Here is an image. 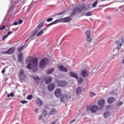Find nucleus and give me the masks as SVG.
<instances>
[{
	"label": "nucleus",
	"mask_w": 124,
	"mask_h": 124,
	"mask_svg": "<svg viewBox=\"0 0 124 124\" xmlns=\"http://www.w3.org/2000/svg\"><path fill=\"white\" fill-rule=\"evenodd\" d=\"M26 63L28 64L27 68L29 69H32L33 72H36L38 68V58L29 57L27 59Z\"/></svg>",
	"instance_id": "obj_1"
},
{
	"label": "nucleus",
	"mask_w": 124,
	"mask_h": 124,
	"mask_svg": "<svg viewBox=\"0 0 124 124\" xmlns=\"http://www.w3.org/2000/svg\"><path fill=\"white\" fill-rule=\"evenodd\" d=\"M89 7L90 5H85V4L81 5L79 8H78L77 6H75L73 8V12L71 13L69 16L71 18V17H73L77 13L85 12V11H86V10H87Z\"/></svg>",
	"instance_id": "obj_2"
},
{
	"label": "nucleus",
	"mask_w": 124,
	"mask_h": 124,
	"mask_svg": "<svg viewBox=\"0 0 124 124\" xmlns=\"http://www.w3.org/2000/svg\"><path fill=\"white\" fill-rule=\"evenodd\" d=\"M116 44L117 45V47L113 49V53H115L116 51H117V53H118V52L120 51L121 47H122V46L124 44V38L123 37L120 38L118 41H116Z\"/></svg>",
	"instance_id": "obj_3"
},
{
	"label": "nucleus",
	"mask_w": 124,
	"mask_h": 124,
	"mask_svg": "<svg viewBox=\"0 0 124 124\" xmlns=\"http://www.w3.org/2000/svg\"><path fill=\"white\" fill-rule=\"evenodd\" d=\"M87 111H90L91 113H93V114H94L95 113H96L98 110H100L99 108H98V106L96 105H93L92 106H89L87 107Z\"/></svg>",
	"instance_id": "obj_4"
},
{
	"label": "nucleus",
	"mask_w": 124,
	"mask_h": 124,
	"mask_svg": "<svg viewBox=\"0 0 124 124\" xmlns=\"http://www.w3.org/2000/svg\"><path fill=\"white\" fill-rule=\"evenodd\" d=\"M18 76L19 79L21 81V82H23V81H25V80H26V75L25 74V73L24 72L23 70H19Z\"/></svg>",
	"instance_id": "obj_5"
},
{
	"label": "nucleus",
	"mask_w": 124,
	"mask_h": 124,
	"mask_svg": "<svg viewBox=\"0 0 124 124\" xmlns=\"http://www.w3.org/2000/svg\"><path fill=\"white\" fill-rule=\"evenodd\" d=\"M15 52V47H13L9 48L6 51H1L0 52V54L1 55H5V54H8L9 55H10L11 54H13Z\"/></svg>",
	"instance_id": "obj_6"
},
{
	"label": "nucleus",
	"mask_w": 124,
	"mask_h": 124,
	"mask_svg": "<svg viewBox=\"0 0 124 124\" xmlns=\"http://www.w3.org/2000/svg\"><path fill=\"white\" fill-rule=\"evenodd\" d=\"M60 100L62 102L65 103L68 100V96L65 93L62 94L60 96Z\"/></svg>",
	"instance_id": "obj_7"
},
{
	"label": "nucleus",
	"mask_w": 124,
	"mask_h": 124,
	"mask_svg": "<svg viewBox=\"0 0 124 124\" xmlns=\"http://www.w3.org/2000/svg\"><path fill=\"white\" fill-rule=\"evenodd\" d=\"M47 58H44L41 60L40 62L39 66L40 68H45L46 66V61H47Z\"/></svg>",
	"instance_id": "obj_8"
},
{
	"label": "nucleus",
	"mask_w": 124,
	"mask_h": 124,
	"mask_svg": "<svg viewBox=\"0 0 124 124\" xmlns=\"http://www.w3.org/2000/svg\"><path fill=\"white\" fill-rule=\"evenodd\" d=\"M57 84L59 87H65L67 85V82L65 80H59L58 81Z\"/></svg>",
	"instance_id": "obj_9"
},
{
	"label": "nucleus",
	"mask_w": 124,
	"mask_h": 124,
	"mask_svg": "<svg viewBox=\"0 0 124 124\" xmlns=\"http://www.w3.org/2000/svg\"><path fill=\"white\" fill-rule=\"evenodd\" d=\"M54 94L56 97H60L62 95V90L60 89H57L54 92Z\"/></svg>",
	"instance_id": "obj_10"
},
{
	"label": "nucleus",
	"mask_w": 124,
	"mask_h": 124,
	"mask_svg": "<svg viewBox=\"0 0 124 124\" xmlns=\"http://www.w3.org/2000/svg\"><path fill=\"white\" fill-rule=\"evenodd\" d=\"M89 72L88 71L85 70H82L81 71V75L82 77L84 78H86V77H87V76H89Z\"/></svg>",
	"instance_id": "obj_11"
},
{
	"label": "nucleus",
	"mask_w": 124,
	"mask_h": 124,
	"mask_svg": "<svg viewBox=\"0 0 124 124\" xmlns=\"http://www.w3.org/2000/svg\"><path fill=\"white\" fill-rule=\"evenodd\" d=\"M55 88H56V85L54 83L50 84L47 86V89L49 92L54 91V90H55Z\"/></svg>",
	"instance_id": "obj_12"
},
{
	"label": "nucleus",
	"mask_w": 124,
	"mask_h": 124,
	"mask_svg": "<svg viewBox=\"0 0 124 124\" xmlns=\"http://www.w3.org/2000/svg\"><path fill=\"white\" fill-rule=\"evenodd\" d=\"M72 19V18H71L70 16H67L64 18H62V23H68V22H70V21H71Z\"/></svg>",
	"instance_id": "obj_13"
},
{
	"label": "nucleus",
	"mask_w": 124,
	"mask_h": 124,
	"mask_svg": "<svg viewBox=\"0 0 124 124\" xmlns=\"http://www.w3.org/2000/svg\"><path fill=\"white\" fill-rule=\"evenodd\" d=\"M44 31H47V27H45L43 29V30H41L40 31L38 32L36 35V36L37 37H39V36H40V35H42L43 33H44Z\"/></svg>",
	"instance_id": "obj_14"
},
{
	"label": "nucleus",
	"mask_w": 124,
	"mask_h": 124,
	"mask_svg": "<svg viewBox=\"0 0 124 124\" xmlns=\"http://www.w3.org/2000/svg\"><path fill=\"white\" fill-rule=\"evenodd\" d=\"M38 32V30L37 29H35L34 31H32V33L30 35L29 38L30 39H31L33 38L36 33Z\"/></svg>",
	"instance_id": "obj_15"
},
{
	"label": "nucleus",
	"mask_w": 124,
	"mask_h": 124,
	"mask_svg": "<svg viewBox=\"0 0 124 124\" xmlns=\"http://www.w3.org/2000/svg\"><path fill=\"white\" fill-rule=\"evenodd\" d=\"M51 82H52V78L51 77H47L46 78L45 83L46 85H48V84H49Z\"/></svg>",
	"instance_id": "obj_16"
},
{
	"label": "nucleus",
	"mask_w": 124,
	"mask_h": 124,
	"mask_svg": "<svg viewBox=\"0 0 124 124\" xmlns=\"http://www.w3.org/2000/svg\"><path fill=\"white\" fill-rule=\"evenodd\" d=\"M98 104L100 106H102V107H103L104 106V105L105 104V101L103 99H100L98 101Z\"/></svg>",
	"instance_id": "obj_17"
},
{
	"label": "nucleus",
	"mask_w": 124,
	"mask_h": 124,
	"mask_svg": "<svg viewBox=\"0 0 124 124\" xmlns=\"http://www.w3.org/2000/svg\"><path fill=\"white\" fill-rule=\"evenodd\" d=\"M58 68L60 71H63L64 72H67V69L63 67V66L61 65L58 67Z\"/></svg>",
	"instance_id": "obj_18"
},
{
	"label": "nucleus",
	"mask_w": 124,
	"mask_h": 124,
	"mask_svg": "<svg viewBox=\"0 0 124 124\" xmlns=\"http://www.w3.org/2000/svg\"><path fill=\"white\" fill-rule=\"evenodd\" d=\"M69 74L71 77H73L76 79H78V75H77V74L71 72H70Z\"/></svg>",
	"instance_id": "obj_19"
},
{
	"label": "nucleus",
	"mask_w": 124,
	"mask_h": 124,
	"mask_svg": "<svg viewBox=\"0 0 124 124\" xmlns=\"http://www.w3.org/2000/svg\"><path fill=\"white\" fill-rule=\"evenodd\" d=\"M115 101V98L113 97H110L108 99V102L109 104H111V103H113V102H114Z\"/></svg>",
	"instance_id": "obj_20"
},
{
	"label": "nucleus",
	"mask_w": 124,
	"mask_h": 124,
	"mask_svg": "<svg viewBox=\"0 0 124 124\" xmlns=\"http://www.w3.org/2000/svg\"><path fill=\"white\" fill-rule=\"evenodd\" d=\"M82 93V88L78 87L77 88L76 90V93L78 95H79V94H80V93Z\"/></svg>",
	"instance_id": "obj_21"
},
{
	"label": "nucleus",
	"mask_w": 124,
	"mask_h": 124,
	"mask_svg": "<svg viewBox=\"0 0 124 124\" xmlns=\"http://www.w3.org/2000/svg\"><path fill=\"white\" fill-rule=\"evenodd\" d=\"M54 70H55V69H54V68L49 69L46 72V74H47V75L52 74L53 73V72H54Z\"/></svg>",
	"instance_id": "obj_22"
},
{
	"label": "nucleus",
	"mask_w": 124,
	"mask_h": 124,
	"mask_svg": "<svg viewBox=\"0 0 124 124\" xmlns=\"http://www.w3.org/2000/svg\"><path fill=\"white\" fill-rule=\"evenodd\" d=\"M37 104L38 106H41L42 105V101L39 98H37L36 100Z\"/></svg>",
	"instance_id": "obj_23"
},
{
	"label": "nucleus",
	"mask_w": 124,
	"mask_h": 124,
	"mask_svg": "<svg viewBox=\"0 0 124 124\" xmlns=\"http://www.w3.org/2000/svg\"><path fill=\"white\" fill-rule=\"evenodd\" d=\"M57 23H62V18H60L59 19H57L55 21H53V24H57Z\"/></svg>",
	"instance_id": "obj_24"
},
{
	"label": "nucleus",
	"mask_w": 124,
	"mask_h": 124,
	"mask_svg": "<svg viewBox=\"0 0 124 124\" xmlns=\"http://www.w3.org/2000/svg\"><path fill=\"white\" fill-rule=\"evenodd\" d=\"M56 114V109L52 108L49 112V115H55Z\"/></svg>",
	"instance_id": "obj_25"
},
{
	"label": "nucleus",
	"mask_w": 124,
	"mask_h": 124,
	"mask_svg": "<svg viewBox=\"0 0 124 124\" xmlns=\"http://www.w3.org/2000/svg\"><path fill=\"white\" fill-rule=\"evenodd\" d=\"M109 116H110V112H106L104 113V118H105V119H106V118H107V117H109Z\"/></svg>",
	"instance_id": "obj_26"
},
{
	"label": "nucleus",
	"mask_w": 124,
	"mask_h": 124,
	"mask_svg": "<svg viewBox=\"0 0 124 124\" xmlns=\"http://www.w3.org/2000/svg\"><path fill=\"white\" fill-rule=\"evenodd\" d=\"M44 25V21H41L38 25L37 28L38 29H41V27H42Z\"/></svg>",
	"instance_id": "obj_27"
},
{
	"label": "nucleus",
	"mask_w": 124,
	"mask_h": 124,
	"mask_svg": "<svg viewBox=\"0 0 124 124\" xmlns=\"http://www.w3.org/2000/svg\"><path fill=\"white\" fill-rule=\"evenodd\" d=\"M98 3V1L96 0L92 4V7L94 8V7H96V5Z\"/></svg>",
	"instance_id": "obj_28"
},
{
	"label": "nucleus",
	"mask_w": 124,
	"mask_h": 124,
	"mask_svg": "<svg viewBox=\"0 0 124 124\" xmlns=\"http://www.w3.org/2000/svg\"><path fill=\"white\" fill-rule=\"evenodd\" d=\"M42 114L44 117H46L47 116V111L45 109H43Z\"/></svg>",
	"instance_id": "obj_29"
},
{
	"label": "nucleus",
	"mask_w": 124,
	"mask_h": 124,
	"mask_svg": "<svg viewBox=\"0 0 124 124\" xmlns=\"http://www.w3.org/2000/svg\"><path fill=\"white\" fill-rule=\"evenodd\" d=\"M66 12H67V11L66 10H64L61 13H57L56 15H62V14H64V13H65Z\"/></svg>",
	"instance_id": "obj_30"
},
{
	"label": "nucleus",
	"mask_w": 124,
	"mask_h": 124,
	"mask_svg": "<svg viewBox=\"0 0 124 124\" xmlns=\"http://www.w3.org/2000/svg\"><path fill=\"white\" fill-rule=\"evenodd\" d=\"M83 81V78H79L78 79V84H81V83H82Z\"/></svg>",
	"instance_id": "obj_31"
},
{
	"label": "nucleus",
	"mask_w": 124,
	"mask_h": 124,
	"mask_svg": "<svg viewBox=\"0 0 124 124\" xmlns=\"http://www.w3.org/2000/svg\"><path fill=\"white\" fill-rule=\"evenodd\" d=\"M85 34L87 37L91 36V31H86L85 32Z\"/></svg>",
	"instance_id": "obj_32"
},
{
	"label": "nucleus",
	"mask_w": 124,
	"mask_h": 124,
	"mask_svg": "<svg viewBox=\"0 0 124 124\" xmlns=\"http://www.w3.org/2000/svg\"><path fill=\"white\" fill-rule=\"evenodd\" d=\"M24 48H25L24 46H22L21 47L18 48L17 51H18V53H20V52H21V51H22V50H23Z\"/></svg>",
	"instance_id": "obj_33"
},
{
	"label": "nucleus",
	"mask_w": 124,
	"mask_h": 124,
	"mask_svg": "<svg viewBox=\"0 0 124 124\" xmlns=\"http://www.w3.org/2000/svg\"><path fill=\"white\" fill-rule=\"evenodd\" d=\"M87 41H88V42H91V40H92V37H91V36H89L87 37Z\"/></svg>",
	"instance_id": "obj_34"
},
{
	"label": "nucleus",
	"mask_w": 124,
	"mask_h": 124,
	"mask_svg": "<svg viewBox=\"0 0 124 124\" xmlns=\"http://www.w3.org/2000/svg\"><path fill=\"white\" fill-rule=\"evenodd\" d=\"M89 94H90L91 97H93V96H94L95 95H96L95 93H94L93 92H91L89 93Z\"/></svg>",
	"instance_id": "obj_35"
},
{
	"label": "nucleus",
	"mask_w": 124,
	"mask_h": 124,
	"mask_svg": "<svg viewBox=\"0 0 124 124\" xmlns=\"http://www.w3.org/2000/svg\"><path fill=\"white\" fill-rule=\"evenodd\" d=\"M7 97H10V96H11L12 97H13V96H14V93H10L9 94H8L7 95Z\"/></svg>",
	"instance_id": "obj_36"
},
{
	"label": "nucleus",
	"mask_w": 124,
	"mask_h": 124,
	"mask_svg": "<svg viewBox=\"0 0 124 124\" xmlns=\"http://www.w3.org/2000/svg\"><path fill=\"white\" fill-rule=\"evenodd\" d=\"M92 15H93V14L91 12H88L85 14L86 16H92Z\"/></svg>",
	"instance_id": "obj_37"
},
{
	"label": "nucleus",
	"mask_w": 124,
	"mask_h": 124,
	"mask_svg": "<svg viewBox=\"0 0 124 124\" xmlns=\"http://www.w3.org/2000/svg\"><path fill=\"white\" fill-rule=\"evenodd\" d=\"M32 97V95H28L27 97V98L28 100H30V99H31Z\"/></svg>",
	"instance_id": "obj_38"
},
{
	"label": "nucleus",
	"mask_w": 124,
	"mask_h": 124,
	"mask_svg": "<svg viewBox=\"0 0 124 124\" xmlns=\"http://www.w3.org/2000/svg\"><path fill=\"white\" fill-rule=\"evenodd\" d=\"M8 36V35L7 34L4 35L2 39L3 41H4V40H5V38H7Z\"/></svg>",
	"instance_id": "obj_39"
},
{
	"label": "nucleus",
	"mask_w": 124,
	"mask_h": 124,
	"mask_svg": "<svg viewBox=\"0 0 124 124\" xmlns=\"http://www.w3.org/2000/svg\"><path fill=\"white\" fill-rule=\"evenodd\" d=\"M124 103L123 102H119L117 104V106H121V105H123Z\"/></svg>",
	"instance_id": "obj_40"
},
{
	"label": "nucleus",
	"mask_w": 124,
	"mask_h": 124,
	"mask_svg": "<svg viewBox=\"0 0 124 124\" xmlns=\"http://www.w3.org/2000/svg\"><path fill=\"white\" fill-rule=\"evenodd\" d=\"M58 121H59V119H56L54 120V121L52 122L50 124H57Z\"/></svg>",
	"instance_id": "obj_41"
},
{
	"label": "nucleus",
	"mask_w": 124,
	"mask_h": 124,
	"mask_svg": "<svg viewBox=\"0 0 124 124\" xmlns=\"http://www.w3.org/2000/svg\"><path fill=\"white\" fill-rule=\"evenodd\" d=\"M18 58H23V53L20 52L19 53V54L18 55Z\"/></svg>",
	"instance_id": "obj_42"
},
{
	"label": "nucleus",
	"mask_w": 124,
	"mask_h": 124,
	"mask_svg": "<svg viewBox=\"0 0 124 124\" xmlns=\"http://www.w3.org/2000/svg\"><path fill=\"white\" fill-rule=\"evenodd\" d=\"M4 29H5V25H3L0 27V31H3Z\"/></svg>",
	"instance_id": "obj_43"
},
{
	"label": "nucleus",
	"mask_w": 124,
	"mask_h": 124,
	"mask_svg": "<svg viewBox=\"0 0 124 124\" xmlns=\"http://www.w3.org/2000/svg\"><path fill=\"white\" fill-rule=\"evenodd\" d=\"M52 25H54L53 22H51V23H50L49 24H47L46 28H47V27H50V26H52Z\"/></svg>",
	"instance_id": "obj_44"
},
{
	"label": "nucleus",
	"mask_w": 124,
	"mask_h": 124,
	"mask_svg": "<svg viewBox=\"0 0 124 124\" xmlns=\"http://www.w3.org/2000/svg\"><path fill=\"white\" fill-rule=\"evenodd\" d=\"M34 80H35V81H38V80H39V78L37 77H35L34 78H33Z\"/></svg>",
	"instance_id": "obj_45"
},
{
	"label": "nucleus",
	"mask_w": 124,
	"mask_h": 124,
	"mask_svg": "<svg viewBox=\"0 0 124 124\" xmlns=\"http://www.w3.org/2000/svg\"><path fill=\"white\" fill-rule=\"evenodd\" d=\"M51 21H53V18H47L46 19V22H51Z\"/></svg>",
	"instance_id": "obj_46"
},
{
	"label": "nucleus",
	"mask_w": 124,
	"mask_h": 124,
	"mask_svg": "<svg viewBox=\"0 0 124 124\" xmlns=\"http://www.w3.org/2000/svg\"><path fill=\"white\" fill-rule=\"evenodd\" d=\"M17 61H18V62H22V58L18 57Z\"/></svg>",
	"instance_id": "obj_47"
},
{
	"label": "nucleus",
	"mask_w": 124,
	"mask_h": 124,
	"mask_svg": "<svg viewBox=\"0 0 124 124\" xmlns=\"http://www.w3.org/2000/svg\"><path fill=\"white\" fill-rule=\"evenodd\" d=\"M22 23H23V20H22V19H20L18 21V24H19V25H21V24H22Z\"/></svg>",
	"instance_id": "obj_48"
},
{
	"label": "nucleus",
	"mask_w": 124,
	"mask_h": 124,
	"mask_svg": "<svg viewBox=\"0 0 124 124\" xmlns=\"http://www.w3.org/2000/svg\"><path fill=\"white\" fill-rule=\"evenodd\" d=\"M27 101L25 100L20 101V103H22V104H25V103H27Z\"/></svg>",
	"instance_id": "obj_49"
},
{
	"label": "nucleus",
	"mask_w": 124,
	"mask_h": 124,
	"mask_svg": "<svg viewBox=\"0 0 124 124\" xmlns=\"http://www.w3.org/2000/svg\"><path fill=\"white\" fill-rule=\"evenodd\" d=\"M6 70V69L5 68H4L1 71V73H4V72H5V71Z\"/></svg>",
	"instance_id": "obj_50"
},
{
	"label": "nucleus",
	"mask_w": 124,
	"mask_h": 124,
	"mask_svg": "<svg viewBox=\"0 0 124 124\" xmlns=\"http://www.w3.org/2000/svg\"><path fill=\"white\" fill-rule=\"evenodd\" d=\"M13 33V31H9L7 34V35H8V36L10 35V34H11V33Z\"/></svg>",
	"instance_id": "obj_51"
},
{
	"label": "nucleus",
	"mask_w": 124,
	"mask_h": 124,
	"mask_svg": "<svg viewBox=\"0 0 124 124\" xmlns=\"http://www.w3.org/2000/svg\"><path fill=\"white\" fill-rule=\"evenodd\" d=\"M38 108H36L35 109H34V112H35L36 113H37V112H38Z\"/></svg>",
	"instance_id": "obj_52"
},
{
	"label": "nucleus",
	"mask_w": 124,
	"mask_h": 124,
	"mask_svg": "<svg viewBox=\"0 0 124 124\" xmlns=\"http://www.w3.org/2000/svg\"><path fill=\"white\" fill-rule=\"evenodd\" d=\"M38 119L39 120H42V115L39 116Z\"/></svg>",
	"instance_id": "obj_53"
},
{
	"label": "nucleus",
	"mask_w": 124,
	"mask_h": 124,
	"mask_svg": "<svg viewBox=\"0 0 124 124\" xmlns=\"http://www.w3.org/2000/svg\"><path fill=\"white\" fill-rule=\"evenodd\" d=\"M13 25L14 26H17V25H18V22H14Z\"/></svg>",
	"instance_id": "obj_54"
},
{
	"label": "nucleus",
	"mask_w": 124,
	"mask_h": 124,
	"mask_svg": "<svg viewBox=\"0 0 124 124\" xmlns=\"http://www.w3.org/2000/svg\"><path fill=\"white\" fill-rule=\"evenodd\" d=\"M74 122H75V119L72 120L70 122V124H72V123H74Z\"/></svg>",
	"instance_id": "obj_55"
},
{
	"label": "nucleus",
	"mask_w": 124,
	"mask_h": 124,
	"mask_svg": "<svg viewBox=\"0 0 124 124\" xmlns=\"http://www.w3.org/2000/svg\"><path fill=\"white\" fill-rule=\"evenodd\" d=\"M122 62H123V63H124V59H123V60H122Z\"/></svg>",
	"instance_id": "obj_56"
},
{
	"label": "nucleus",
	"mask_w": 124,
	"mask_h": 124,
	"mask_svg": "<svg viewBox=\"0 0 124 124\" xmlns=\"http://www.w3.org/2000/svg\"><path fill=\"white\" fill-rule=\"evenodd\" d=\"M71 97V96H69V98H70Z\"/></svg>",
	"instance_id": "obj_57"
},
{
	"label": "nucleus",
	"mask_w": 124,
	"mask_h": 124,
	"mask_svg": "<svg viewBox=\"0 0 124 124\" xmlns=\"http://www.w3.org/2000/svg\"><path fill=\"white\" fill-rule=\"evenodd\" d=\"M100 109H102V108H101Z\"/></svg>",
	"instance_id": "obj_58"
}]
</instances>
